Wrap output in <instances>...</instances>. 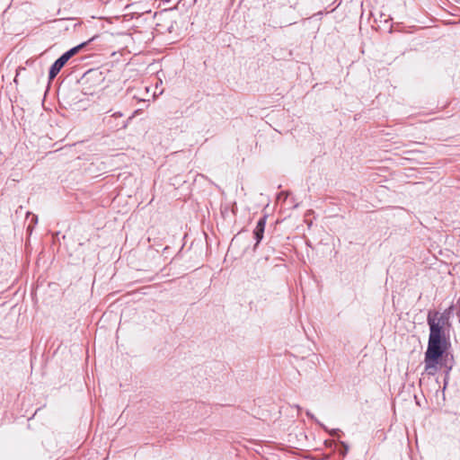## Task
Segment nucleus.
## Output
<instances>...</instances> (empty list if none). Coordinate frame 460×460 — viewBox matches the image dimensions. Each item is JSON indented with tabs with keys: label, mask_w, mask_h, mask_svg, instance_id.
<instances>
[{
	"label": "nucleus",
	"mask_w": 460,
	"mask_h": 460,
	"mask_svg": "<svg viewBox=\"0 0 460 460\" xmlns=\"http://www.w3.org/2000/svg\"><path fill=\"white\" fill-rule=\"evenodd\" d=\"M266 220H267L266 216L261 217L259 219V221L257 222V225L253 230V235L256 240V243L254 245V250L256 249V247L258 246V244L261 243V241L263 238L264 229H265V226H266Z\"/></svg>",
	"instance_id": "obj_2"
},
{
	"label": "nucleus",
	"mask_w": 460,
	"mask_h": 460,
	"mask_svg": "<svg viewBox=\"0 0 460 460\" xmlns=\"http://www.w3.org/2000/svg\"><path fill=\"white\" fill-rule=\"evenodd\" d=\"M427 322L429 326V337L424 358L425 371L429 376H434L438 370L439 359L447 349L445 329L449 325V313L429 311Z\"/></svg>",
	"instance_id": "obj_1"
},
{
	"label": "nucleus",
	"mask_w": 460,
	"mask_h": 460,
	"mask_svg": "<svg viewBox=\"0 0 460 460\" xmlns=\"http://www.w3.org/2000/svg\"><path fill=\"white\" fill-rule=\"evenodd\" d=\"M342 445H343V446H344V447H345V451H347V450H348V446H347V445H345L343 442H342Z\"/></svg>",
	"instance_id": "obj_9"
},
{
	"label": "nucleus",
	"mask_w": 460,
	"mask_h": 460,
	"mask_svg": "<svg viewBox=\"0 0 460 460\" xmlns=\"http://www.w3.org/2000/svg\"><path fill=\"white\" fill-rule=\"evenodd\" d=\"M123 116L124 115H123L122 112L117 111V112H114L111 117L106 118L105 120H106V123L108 125H111V127L113 128L114 129L126 128L127 126H128L127 121L121 120V121H118V122L113 124L112 120H111L112 119H114L115 120L119 119H121Z\"/></svg>",
	"instance_id": "obj_4"
},
{
	"label": "nucleus",
	"mask_w": 460,
	"mask_h": 460,
	"mask_svg": "<svg viewBox=\"0 0 460 460\" xmlns=\"http://www.w3.org/2000/svg\"><path fill=\"white\" fill-rule=\"evenodd\" d=\"M339 431H340L339 429H332L329 431V433L331 436L334 437L338 434Z\"/></svg>",
	"instance_id": "obj_7"
},
{
	"label": "nucleus",
	"mask_w": 460,
	"mask_h": 460,
	"mask_svg": "<svg viewBox=\"0 0 460 460\" xmlns=\"http://www.w3.org/2000/svg\"><path fill=\"white\" fill-rule=\"evenodd\" d=\"M445 367L448 368L449 370L451 369V366L448 367L447 365H445Z\"/></svg>",
	"instance_id": "obj_10"
},
{
	"label": "nucleus",
	"mask_w": 460,
	"mask_h": 460,
	"mask_svg": "<svg viewBox=\"0 0 460 460\" xmlns=\"http://www.w3.org/2000/svg\"><path fill=\"white\" fill-rule=\"evenodd\" d=\"M68 60L64 55L58 58L50 66L49 79L53 80Z\"/></svg>",
	"instance_id": "obj_3"
},
{
	"label": "nucleus",
	"mask_w": 460,
	"mask_h": 460,
	"mask_svg": "<svg viewBox=\"0 0 460 460\" xmlns=\"http://www.w3.org/2000/svg\"><path fill=\"white\" fill-rule=\"evenodd\" d=\"M445 367L448 368L449 370L451 369V366L448 367L447 365H445Z\"/></svg>",
	"instance_id": "obj_11"
},
{
	"label": "nucleus",
	"mask_w": 460,
	"mask_h": 460,
	"mask_svg": "<svg viewBox=\"0 0 460 460\" xmlns=\"http://www.w3.org/2000/svg\"><path fill=\"white\" fill-rule=\"evenodd\" d=\"M306 415L312 420H315L317 423H319V421L315 419L314 415L312 414L309 411H306Z\"/></svg>",
	"instance_id": "obj_6"
},
{
	"label": "nucleus",
	"mask_w": 460,
	"mask_h": 460,
	"mask_svg": "<svg viewBox=\"0 0 460 460\" xmlns=\"http://www.w3.org/2000/svg\"><path fill=\"white\" fill-rule=\"evenodd\" d=\"M32 220H33L35 223H37V221H38V217H37V216L33 215V217H32Z\"/></svg>",
	"instance_id": "obj_8"
},
{
	"label": "nucleus",
	"mask_w": 460,
	"mask_h": 460,
	"mask_svg": "<svg viewBox=\"0 0 460 460\" xmlns=\"http://www.w3.org/2000/svg\"><path fill=\"white\" fill-rule=\"evenodd\" d=\"M88 42H83L72 49H70L68 51L65 52L63 55L66 57L67 60H69L73 56L77 54L79 50L84 48Z\"/></svg>",
	"instance_id": "obj_5"
},
{
	"label": "nucleus",
	"mask_w": 460,
	"mask_h": 460,
	"mask_svg": "<svg viewBox=\"0 0 460 460\" xmlns=\"http://www.w3.org/2000/svg\"><path fill=\"white\" fill-rule=\"evenodd\" d=\"M445 367L448 368L449 370L451 369V366L448 367L447 365H445Z\"/></svg>",
	"instance_id": "obj_12"
}]
</instances>
